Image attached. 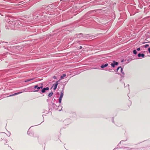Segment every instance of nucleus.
Returning a JSON list of instances; mask_svg holds the SVG:
<instances>
[{"label":"nucleus","mask_w":150,"mask_h":150,"mask_svg":"<svg viewBox=\"0 0 150 150\" xmlns=\"http://www.w3.org/2000/svg\"><path fill=\"white\" fill-rule=\"evenodd\" d=\"M8 21V26H9L11 29L14 30H18L21 31L23 30L22 26L20 24V21L18 20H16L14 18L12 17L9 19Z\"/></svg>","instance_id":"1"},{"label":"nucleus","mask_w":150,"mask_h":150,"mask_svg":"<svg viewBox=\"0 0 150 150\" xmlns=\"http://www.w3.org/2000/svg\"><path fill=\"white\" fill-rule=\"evenodd\" d=\"M4 49H7L8 51L13 53H18L19 52H21L23 51L24 52V45L8 46L7 47L4 46Z\"/></svg>","instance_id":"2"},{"label":"nucleus","mask_w":150,"mask_h":150,"mask_svg":"<svg viewBox=\"0 0 150 150\" xmlns=\"http://www.w3.org/2000/svg\"><path fill=\"white\" fill-rule=\"evenodd\" d=\"M125 141L126 140H125ZM125 141V140H122L121 141L119 144L116 146V147L113 150H127V149H128L126 147H124L123 148L119 147V144H123V142Z\"/></svg>","instance_id":"3"},{"label":"nucleus","mask_w":150,"mask_h":150,"mask_svg":"<svg viewBox=\"0 0 150 150\" xmlns=\"http://www.w3.org/2000/svg\"><path fill=\"white\" fill-rule=\"evenodd\" d=\"M38 84L34 86H32L28 87L29 89H32L33 91L35 92H38L39 90L40 89Z\"/></svg>","instance_id":"4"},{"label":"nucleus","mask_w":150,"mask_h":150,"mask_svg":"<svg viewBox=\"0 0 150 150\" xmlns=\"http://www.w3.org/2000/svg\"><path fill=\"white\" fill-rule=\"evenodd\" d=\"M51 103L52 104H50L49 103H48V107L49 108V110L50 109V108L51 109H52V108L53 109H57V105L55 103H54L52 102V100Z\"/></svg>","instance_id":"5"},{"label":"nucleus","mask_w":150,"mask_h":150,"mask_svg":"<svg viewBox=\"0 0 150 150\" xmlns=\"http://www.w3.org/2000/svg\"><path fill=\"white\" fill-rule=\"evenodd\" d=\"M75 38L77 37L78 38H82L86 37V35L85 34H83L82 33H80L79 34H76L74 35Z\"/></svg>","instance_id":"6"},{"label":"nucleus","mask_w":150,"mask_h":150,"mask_svg":"<svg viewBox=\"0 0 150 150\" xmlns=\"http://www.w3.org/2000/svg\"><path fill=\"white\" fill-rule=\"evenodd\" d=\"M71 122V120L69 118H67L63 121L64 124L65 125H67L70 124Z\"/></svg>","instance_id":"7"},{"label":"nucleus","mask_w":150,"mask_h":150,"mask_svg":"<svg viewBox=\"0 0 150 150\" xmlns=\"http://www.w3.org/2000/svg\"><path fill=\"white\" fill-rule=\"evenodd\" d=\"M118 65V63L117 62H116L115 60L113 61L111 63L110 65L113 68L115 67L116 66H117Z\"/></svg>","instance_id":"8"},{"label":"nucleus","mask_w":150,"mask_h":150,"mask_svg":"<svg viewBox=\"0 0 150 150\" xmlns=\"http://www.w3.org/2000/svg\"><path fill=\"white\" fill-rule=\"evenodd\" d=\"M59 81H58L56 82L55 83L53 84L52 86H54L53 90H55L57 89V85L59 84Z\"/></svg>","instance_id":"9"},{"label":"nucleus","mask_w":150,"mask_h":150,"mask_svg":"<svg viewBox=\"0 0 150 150\" xmlns=\"http://www.w3.org/2000/svg\"><path fill=\"white\" fill-rule=\"evenodd\" d=\"M108 66V64L107 63H106L105 64H102L101 65L100 67L102 69H103L104 68H105L107 67H110V66Z\"/></svg>","instance_id":"10"},{"label":"nucleus","mask_w":150,"mask_h":150,"mask_svg":"<svg viewBox=\"0 0 150 150\" xmlns=\"http://www.w3.org/2000/svg\"><path fill=\"white\" fill-rule=\"evenodd\" d=\"M49 88L48 87L45 88H43L41 89V92L42 93H45L46 91L49 90Z\"/></svg>","instance_id":"11"},{"label":"nucleus","mask_w":150,"mask_h":150,"mask_svg":"<svg viewBox=\"0 0 150 150\" xmlns=\"http://www.w3.org/2000/svg\"><path fill=\"white\" fill-rule=\"evenodd\" d=\"M137 56L139 58L142 57L143 58L145 57V54L143 53H139L138 54Z\"/></svg>","instance_id":"12"},{"label":"nucleus","mask_w":150,"mask_h":150,"mask_svg":"<svg viewBox=\"0 0 150 150\" xmlns=\"http://www.w3.org/2000/svg\"><path fill=\"white\" fill-rule=\"evenodd\" d=\"M29 136L33 137H38V136L35 134L34 132H30V134H29Z\"/></svg>","instance_id":"13"},{"label":"nucleus","mask_w":150,"mask_h":150,"mask_svg":"<svg viewBox=\"0 0 150 150\" xmlns=\"http://www.w3.org/2000/svg\"><path fill=\"white\" fill-rule=\"evenodd\" d=\"M22 93V92H18L16 93H15L13 94L10 95H9V96H8V97H11V96H15V95H18L19 94H20V93Z\"/></svg>","instance_id":"14"},{"label":"nucleus","mask_w":150,"mask_h":150,"mask_svg":"<svg viewBox=\"0 0 150 150\" xmlns=\"http://www.w3.org/2000/svg\"><path fill=\"white\" fill-rule=\"evenodd\" d=\"M64 94V91H62L61 92L60 95V97H59V98L60 99H62Z\"/></svg>","instance_id":"15"},{"label":"nucleus","mask_w":150,"mask_h":150,"mask_svg":"<svg viewBox=\"0 0 150 150\" xmlns=\"http://www.w3.org/2000/svg\"><path fill=\"white\" fill-rule=\"evenodd\" d=\"M66 76V74H62L61 76H60V79H59L58 81H59L60 80H61L62 79H63L64 77H65Z\"/></svg>","instance_id":"16"},{"label":"nucleus","mask_w":150,"mask_h":150,"mask_svg":"<svg viewBox=\"0 0 150 150\" xmlns=\"http://www.w3.org/2000/svg\"><path fill=\"white\" fill-rule=\"evenodd\" d=\"M122 74V75H121V79L120 80V82H121V80L123 79V78L124 77V75H125V73L124 72L122 71L121 72Z\"/></svg>","instance_id":"17"},{"label":"nucleus","mask_w":150,"mask_h":150,"mask_svg":"<svg viewBox=\"0 0 150 150\" xmlns=\"http://www.w3.org/2000/svg\"><path fill=\"white\" fill-rule=\"evenodd\" d=\"M38 85H39V86L40 89H42V88H43V83H39Z\"/></svg>","instance_id":"18"},{"label":"nucleus","mask_w":150,"mask_h":150,"mask_svg":"<svg viewBox=\"0 0 150 150\" xmlns=\"http://www.w3.org/2000/svg\"><path fill=\"white\" fill-rule=\"evenodd\" d=\"M71 114H72V117H76V114L75 112H72Z\"/></svg>","instance_id":"19"},{"label":"nucleus","mask_w":150,"mask_h":150,"mask_svg":"<svg viewBox=\"0 0 150 150\" xmlns=\"http://www.w3.org/2000/svg\"><path fill=\"white\" fill-rule=\"evenodd\" d=\"M53 94V92L51 91L50 93H49L48 94V97H50L52 96Z\"/></svg>","instance_id":"20"},{"label":"nucleus","mask_w":150,"mask_h":150,"mask_svg":"<svg viewBox=\"0 0 150 150\" xmlns=\"http://www.w3.org/2000/svg\"><path fill=\"white\" fill-rule=\"evenodd\" d=\"M133 54H136L137 53V52L136 50H134L133 51Z\"/></svg>","instance_id":"21"},{"label":"nucleus","mask_w":150,"mask_h":150,"mask_svg":"<svg viewBox=\"0 0 150 150\" xmlns=\"http://www.w3.org/2000/svg\"><path fill=\"white\" fill-rule=\"evenodd\" d=\"M33 79H26L25 80V81H24V82H25V83H27V82H28L30 81H31Z\"/></svg>","instance_id":"22"},{"label":"nucleus","mask_w":150,"mask_h":150,"mask_svg":"<svg viewBox=\"0 0 150 150\" xmlns=\"http://www.w3.org/2000/svg\"><path fill=\"white\" fill-rule=\"evenodd\" d=\"M31 127H30L29 129L28 130V131L27 132V134L29 135V134H30V132H32L30 131V128Z\"/></svg>","instance_id":"23"},{"label":"nucleus","mask_w":150,"mask_h":150,"mask_svg":"<svg viewBox=\"0 0 150 150\" xmlns=\"http://www.w3.org/2000/svg\"><path fill=\"white\" fill-rule=\"evenodd\" d=\"M120 68H121V66H119L116 69V70L115 71V72H117L118 71V70Z\"/></svg>","instance_id":"24"},{"label":"nucleus","mask_w":150,"mask_h":150,"mask_svg":"<svg viewBox=\"0 0 150 150\" xmlns=\"http://www.w3.org/2000/svg\"><path fill=\"white\" fill-rule=\"evenodd\" d=\"M144 46L145 48H146L149 46V44H146L144 45Z\"/></svg>","instance_id":"25"},{"label":"nucleus","mask_w":150,"mask_h":150,"mask_svg":"<svg viewBox=\"0 0 150 150\" xmlns=\"http://www.w3.org/2000/svg\"><path fill=\"white\" fill-rule=\"evenodd\" d=\"M62 99H60L59 98V103H61Z\"/></svg>","instance_id":"26"},{"label":"nucleus","mask_w":150,"mask_h":150,"mask_svg":"<svg viewBox=\"0 0 150 150\" xmlns=\"http://www.w3.org/2000/svg\"><path fill=\"white\" fill-rule=\"evenodd\" d=\"M45 116V115H42V117H43V121L42 122H41L40 124H39V125H40L41 123H42V122H43L44 121V116Z\"/></svg>","instance_id":"27"},{"label":"nucleus","mask_w":150,"mask_h":150,"mask_svg":"<svg viewBox=\"0 0 150 150\" xmlns=\"http://www.w3.org/2000/svg\"><path fill=\"white\" fill-rule=\"evenodd\" d=\"M79 42L77 40L76 41H75V42H74V44H76L77 43H79Z\"/></svg>","instance_id":"28"},{"label":"nucleus","mask_w":150,"mask_h":150,"mask_svg":"<svg viewBox=\"0 0 150 150\" xmlns=\"http://www.w3.org/2000/svg\"><path fill=\"white\" fill-rule=\"evenodd\" d=\"M140 50L141 49L140 47H138L137 49V50L138 51H140Z\"/></svg>","instance_id":"29"},{"label":"nucleus","mask_w":150,"mask_h":150,"mask_svg":"<svg viewBox=\"0 0 150 150\" xmlns=\"http://www.w3.org/2000/svg\"><path fill=\"white\" fill-rule=\"evenodd\" d=\"M121 69V70H120V72H122L123 71V68H122V67H121V68H120Z\"/></svg>","instance_id":"30"},{"label":"nucleus","mask_w":150,"mask_h":150,"mask_svg":"<svg viewBox=\"0 0 150 150\" xmlns=\"http://www.w3.org/2000/svg\"><path fill=\"white\" fill-rule=\"evenodd\" d=\"M23 1H22L20 2L19 3H20V4H18V5H21V4H23V3H22V2H23Z\"/></svg>","instance_id":"31"},{"label":"nucleus","mask_w":150,"mask_h":150,"mask_svg":"<svg viewBox=\"0 0 150 150\" xmlns=\"http://www.w3.org/2000/svg\"><path fill=\"white\" fill-rule=\"evenodd\" d=\"M53 78L54 79H57V77L55 76H54L53 77Z\"/></svg>","instance_id":"32"},{"label":"nucleus","mask_w":150,"mask_h":150,"mask_svg":"<svg viewBox=\"0 0 150 150\" xmlns=\"http://www.w3.org/2000/svg\"><path fill=\"white\" fill-rule=\"evenodd\" d=\"M111 69H109L106 70V71H108L109 72H112L111 71Z\"/></svg>","instance_id":"33"},{"label":"nucleus","mask_w":150,"mask_h":150,"mask_svg":"<svg viewBox=\"0 0 150 150\" xmlns=\"http://www.w3.org/2000/svg\"><path fill=\"white\" fill-rule=\"evenodd\" d=\"M64 87H65V85H64V86H63L62 91H64Z\"/></svg>","instance_id":"34"},{"label":"nucleus","mask_w":150,"mask_h":150,"mask_svg":"<svg viewBox=\"0 0 150 150\" xmlns=\"http://www.w3.org/2000/svg\"><path fill=\"white\" fill-rule=\"evenodd\" d=\"M82 48V47L81 46H80L79 48H78V50H80Z\"/></svg>","instance_id":"35"},{"label":"nucleus","mask_w":150,"mask_h":150,"mask_svg":"<svg viewBox=\"0 0 150 150\" xmlns=\"http://www.w3.org/2000/svg\"><path fill=\"white\" fill-rule=\"evenodd\" d=\"M148 50L149 51V53H150V47H149L148 49Z\"/></svg>","instance_id":"36"},{"label":"nucleus","mask_w":150,"mask_h":150,"mask_svg":"<svg viewBox=\"0 0 150 150\" xmlns=\"http://www.w3.org/2000/svg\"><path fill=\"white\" fill-rule=\"evenodd\" d=\"M129 86V84H127L126 86H125V84L124 83V87H126L127 86Z\"/></svg>","instance_id":"37"},{"label":"nucleus","mask_w":150,"mask_h":150,"mask_svg":"<svg viewBox=\"0 0 150 150\" xmlns=\"http://www.w3.org/2000/svg\"><path fill=\"white\" fill-rule=\"evenodd\" d=\"M112 122L113 123H114V119H113V117L112 118Z\"/></svg>","instance_id":"38"},{"label":"nucleus","mask_w":150,"mask_h":150,"mask_svg":"<svg viewBox=\"0 0 150 150\" xmlns=\"http://www.w3.org/2000/svg\"><path fill=\"white\" fill-rule=\"evenodd\" d=\"M79 44L80 45H83V44L82 43V42H79Z\"/></svg>","instance_id":"39"},{"label":"nucleus","mask_w":150,"mask_h":150,"mask_svg":"<svg viewBox=\"0 0 150 150\" xmlns=\"http://www.w3.org/2000/svg\"><path fill=\"white\" fill-rule=\"evenodd\" d=\"M124 62V59H123L122 60H121V62Z\"/></svg>","instance_id":"40"},{"label":"nucleus","mask_w":150,"mask_h":150,"mask_svg":"<svg viewBox=\"0 0 150 150\" xmlns=\"http://www.w3.org/2000/svg\"><path fill=\"white\" fill-rule=\"evenodd\" d=\"M49 101H50V100H49V99H47V102H49Z\"/></svg>","instance_id":"41"},{"label":"nucleus","mask_w":150,"mask_h":150,"mask_svg":"<svg viewBox=\"0 0 150 150\" xmlns=\"http://www.w3.org/2000/svg\"><path fill=\"white\" fill-rule=\"evenodd\" d=\"M2 42V41H1L0 40V44L1 43V42Z\"/></svg>","instance_id":"42"},{"label":"nucleus","mask_w":150,"mask_h":150,"mask_svg":"<svg viewBox=\"0 0 150 150\" xmlns=\"http://www.w3.org/2000/svg\"><path fill=\"white\" fill-rule=\"evenodd\" d=\"M124 1L125 2H127V1Z\"/></svg>","instance_id":"43"},{"label":"nucleus","mask_w":150,"mask_h":150,"mask_svg":"<svg viewBox=\"0 0 150 150\" xmlns=\"http://www.w3.org/2000/svg\"><path fill=\"white\" fill-rule=\"evenodd\" d=\"M130 105H131V102L130 101Z\"/></svg>","instance_id":"44"},{"label":"nucleus","mask_w":150,"mask_h":150,"mask_svg":"<svg viewBox=\"0 0 150 150\" xmlns=\"http://www.w3.org/2000/svg\"><path fill=\"white\" fill-rule=\"evenodd\" d=\"M128 146H131V145H129Z\"/></svg>","instance_id":"45"},{"label":"nucleus","mask_w":150,"mask_h":150,"mask_svg":"<svg viewBox=\"0 0 150 150\" xmlns=\"http://www.w3.org/2000/svg\"><path fill=\"white\" fill-rule=\"evenodd\" d=\"M56 100V99L55 98L54 99V101Z\"/></svg>","instance_id":"46"},{"label":"nucleus","mask_w":150,"mask_h":150,"mask_svg":"<svg viewBox=\"0 0 150 150\" xmlns=\"http://www.w3.org/2000/svg\"><path fill=\"white\" fill-rule=\"evenodd\" d=\"M10 134H10V133L9 134V135L8 136V137L10 136Z\"/></svg>","instance_id":"47"},{"label":"nucleus","mask_w":150,"mask_h":150,"mask_svg":"<svg viewBox=\"0 0 150 150\" xmlns=\"http://www.w3.org/2000/svg\"><path fill=\"white\" fill-rule=\"evenodd\" d=\"M4 43H7L6 42H4Z\"/></svg>","instance_id":"48"},{"label":"nucleus","mask_w":150,"mask_h":150,"mask_svg":"<svg viewBox=\"0 0 150 150\" xmlns=\"http://www.w3.org/2000/svg\"><path fill=\"white\" fill-rule=\"evenodd\" d=\"M135 13H136L135 12L134 14H133V15H134Z\"/></svg>","instance_id":"49"},{"label":"nucleus","mask_w":150,"mask_h":150,"mask_svg":"<svg viewBox=\"0 0 150 150\" xmlns=\"http://www.w3.org/2000/svg\"><path fill=\"white\" fill-rule=\"evenodd\" d=\"M117 74H120L119 73H117Z\"/></svg>","instance_id":"50"},{"label":"nucleus","mask_w":150,"mask_h":150,"mask_svg":"<svg viewBox=\"0 0 150 150\" xmlns=\"http://www.w3.org/2000/svg\"><path fill=\"white\" fill-rule=\"evenodd\" d=\"M67 82L66 81V82H66V84L67 83Z\"/></svg>","instance_id":"51"},{"label":"nucleus","mask_w":150,"mask_h":150,"mask_svg":"<svg viewBox=\"0 0 150 150\" xmlns=\"http://www.w3.org/2000/svg\"><path fill=\"white\" fill-rule=\"evenodd\" d=\"M145 1L146 2H146V0H145Z\"/></svg>","instance_id":"52"},{"label":"nucleus","mask_w":150,"mask_h":150,"mask_svg":"<svg viewBox=\"0 0 150 150\" xmlns=\"http://www.w3.org/2000/svg\"><path fill=\"white\" fill-rule=\"evenodd\" d=\"M59 93V92H58V93H57V94H58V93Z\"/></svg>","instance_id":"53"},{"label":"nucleus","mask_w":150,"mask_h":150,"mask_svg":"<svg viewBox=\"0 0 150 150\" xmlns=\"http://www.w3.org/2000/svg\"><path fill=\"white\" fill-rule=\"evenodd\" d=\"M107 2H108V0H107Z\"/></svg>","instance_id":"54"},{"label":"nucleus","mask_w":150,"mask_h":150,"mask_svg":"<svg viewBox=\"0 0 150 150\" xmlns=\"http://www.w3.org/2000/svg\"><path fill=\"white\" fill-rule=\"evenodd\" d=\"M39 93H41L40 92H39Z\"/></svg>","instance_id":"55"}]
</instances>
